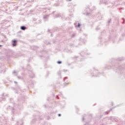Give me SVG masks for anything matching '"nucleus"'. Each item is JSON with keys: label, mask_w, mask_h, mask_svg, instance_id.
<instances>
[{"label": "nucleus", "mask_w": 125, "mask_h": 125, "mask_svg": "<svg viewBox=\"0 0 125 125\" xmlns=\"http://www.w3.org/2000/svg\"><path fill=\"white\" fill-rule=\"evenodd\" d=\"M35 122H36V119H33L32 120V121H31V124H34V123H35Z\"/></svg>", "instance_id": "nucleus-15"}, {"label": "nucleus", "mask_w": 125, "mask_h": 125, "mask_svg": "<svg viewBox=\"0 0 125 125\" xmlns=\"http://www.w3.org/2000/svg\"><path fill=\"white\" fill-rule=\"evenodd\" d=\"M15 83H17V82L16 81H14Z\"/></svg>", "instance_id": "nucleus-42"}, {"label": "nucleus", "mask_w": 125, "mask_h": 125, "mask_svg": "<svg viewBox=\"0 0 125 125\" xmlns=\"http://www.w3.org/2000/svg\"><path fill=\"white\" fill-rule=\"evenodd\" d=\"M2 46V45H0V47H1Z\"/></svg>", "instance_id": "nucleus-46"}, {"label": "nucleus", "mask_w": 125, "mask_h": 125, "mask_svg": "<svg viewBox=\"0 0 125 125\" xmlns=\"http://www.w3.org/2000/svg\"><path fill=\"white\" fill-rule=\"evenodd\" d=\"M111 20L109 19L108 21V23H111Z\"/></svg>", "instance_id": "nucleus-28"}, {"label": "nucleus", "mask_w": 125, "mask_h": 125, "mask_svg": "<svg viewBox=\"0 0 125 125\" xmlns=\"http://www.w3.org/2000/svg\"><path fill=\"white\" fill-rule=\"evenodd\" d=\"M33 21H37V19H33Z\"/></svg>", "instance_id": "nucleus-35"}, {"label": "nucleus", "mask_w": 125, "mask_h": 125, "mask_svg": "<svg viewBox=\"0 0 125 125\" xmlns=\"http://www.w3.org/2000/svg\"><path fill=\"white\" fill-rule=\"evenodd\" d=\"M56 98H57L58 99H59V97H58V95L56 96Z\"/></svg>", "instance_id": "nucleus-32"}, {"label": "nucleus", "mask_w": 125, "mask_h": 125, "mask_svg": "<svg viewBox=\"0 0 125 125\" xmlns=\"http://www.w3.org/2000/svg\"><path fill=\"white\" fill-rule=\"evenodd\" d=\"M116 107H114L112 108H110L108 111H106L104 112L105 115H108L109 114V113H110V112H111V111H112V110H113V109H114V108H116Z\"/></svg>", "instance_id": "nucleus-6"}, {"label": "nucleus", "mask_w": 125, "mask_h": 125, "mask_svg": "<svg viewBox=\"0 0 125 125\" xmlns=\"http://www.w3.org/2000/svg\"><path fill=\"white\" fill-rule=\"evenodd\" d=\"M63 72H67V70L63 69Z\"/></svg>", "instance_id": "nucleus-36"}, {"label": "nucleus", "mask_w": 125, "mask_h": 125, "mask_svg": "<svg viewBox=\"0 0 125 125\" xmlns=\"http://www.w3.org/2000/svg\"><path fill=\"white\" fill-rule=\"evenodd\" d=\"M87 8H86V15H89V13L88 11H90V9H89V7L88 6H87Z\"/></svg>", "instance_id": "nucleus-7"}, {"label": "nucleus", "mask_w": 125, "mask_h": 125, "mask_svg": "<svg viewBox=\"0 0 125 125\" xmlns=\"http://www.w3.org/2000/svg\"><path fill=\"white\" fill-rule=\"evenodd\" d=\"M68 79V77H66L63 79V81L64 82L65 80H67Z\"/></svg>", "instance_id": "nucleus-27"}, {"label": "nucleus", "mask_w": 125, "mask_h": 125, "mask_svg": "<svg viewBox=\"0 0 125 125\" xmlns=\"http://www.w3.org/2000/svg\"><path fill=\"white\" fill-rule=\"evenodd\" d=\"M83 52L81 53V55H82V57H84V56H83Z\"/></svg>", "instance_id": "nucleus-29"}, {"label": "nucleus", "mask_w": 125, "mask_h": 125, "mask_svg": "<svg viewBox=\"0 0 125 125\" xmlns=\"http://www.w3.org/2000/svg\"><path fill=\"white\" fill-rule=\"evenodd\" d=\"M89 119H90V120H91V118H92V115H90L89 116Z\"/></svg>", "instance_id": "nucleus-23"}, {"label": "nucleus", "mask_w": 125, "mask_h": 125, "mask_svg": "<svg viewBox=\"0 0 125 125\" xmlns=\"http://www.w3.org/2000/svg\"><path fill=\"white\" fill-rule=\"evenodd\" d=\"M67 0V1H71V0Z\"/></svg>", "instance_id": "nucleus-39"}, {"label": "nucleus", "mask_w": 125, "mask_h": 125, "mask_svg": "<svg viewBox=\"0 0 125 125\" xmlns=\"http://www.w3.org/2000/svg\"><path fill=\"white\" fill-rule=\"evenodd\" d=\"M38 117H39V116H36V118H38Z\"/></svg>", "instance_id": "nucleus-49"}, {"label": "nucleus", "mask_w": 125, "mask_h": 125, "mask_svg": "<svg viewBox=\"0 0 125 125\" xmlns=\"http://www.w3.org/2000/svg\"><path fill=\"white\" fill-rule=\"evenodd\" d=\"M26 29H27V27L25 26H21V29L22 30V31H25Z\"/></svg>", "instance_id": "nucleus-9"}, {"label": "nucleus", "mask_w": 125, "mask_h": 125, "mask_svg": "<svg viewBox=\"0 0 125 125\" xmlns=\"http://www.w3.org/2000/svg\"><path fill=\"white\" fill-rule=\"evenodd\" d=\"M58 64H62V62L59 61L57 62Z\"/></svg>", "instance_id": "nucleus-19"}, {"label": "nucleus", "mask_w": 125, "mask_h": 125, "mask_svg": "<svg viewBox=\"0 0 125 125\" xmlns=\"http://www.w3.org/2000/svg\"><path fill=\"white\" fill-rule=\"evenodd\" d=\"M0 19H1V16H0Z\"/></svg>", "instance_id": "nucleus-45"}, {"label": "nucleus", "mask_w": 125, "mask_h": 125, "mask_svg": "<svg viewBox=\"0 0 125 125\" xmlns=\"http://www.w3.org/2000/svg\"><path fill=\"white\" fill-rule=\"evenodd\" d=\"M96 30H99V29H98V28H96Z\"/></svg>", "instance_id": "nucleus-44"}, {"label": "nucleus", "mask_w": 125, "mask_h": 125, "mask_svg": "<svg viewBox=\"0 0 125 125\" xmlns=\"http://www.w3.org/2000/svg\"><path fill=\"white\" fill-rule=\"evenodd\" d=\"M58 116H59V117H61V114L59 113V114H58Z\"/></svg>", "instance_id": "nucleus-33"}, {"label": "nucleus", "mask_w": 125, "mask_h": 125, "mask_svg": "<svg viewBox=\"0 0 125 125\" xmlns=\"http://www.w3.org/2000/svg\"><path fill=\"white\" fill-rule=\"evenodd\" d=\"M123 75H125V73H123Z\"/></svg>", "instance_id": "nucleus-54"}, {"label": "nucleus", "mask_w": 125, "mask_h": 125, "mask_svg": "<svg viewBox=\"0 0 125 125\" xmlns=\"http://www.w3.org/2000/svg\"><path fill=\"white\" fill-rule=\"evenodd\" d=\"M6 22H7V20H4L2 21V23L3 24V23H5Z\"/></svg>", "instance_id": "nucleus-16"}, {"label": "nucleus", "mask_w": 125, "mask_h": 125, "mask_svg": "<svg viewBox=\"0 0 125 125\" xmlns=\"http://www.w3.org/2000/svg\"><path fill=\"white\" fill-rule=\"evenodd\" d=\"M36 23H37V24H40V23H42V21L41 20H39V21H38Z\"/></svg>", "instance_id": "nucleus-20"}, {"label": "nucleus", "mask_w": 125, "mask_h": 125, "mask_svg": "<svg viewBox=\"0 0 125 125\" xmlns=\"http://www.w3.org/2000/svg\"><path fill=\"white\" fill-rule=\"evenodd\" d=\"M84 125H89V124H88V122H86Z\"/></svg>", "instance_id": "nucleus-30"}, {"label": "nucleus", "mask_w": 125, "mask_h": 125, "mask_svg": "<svg viewBox=\"0 0 125 125\" xmlns=\"http://www.w3.org/2000/svg\"><path fill=\"white\" fill-rule=\"evenodd\" d=\"M116 107H119V105H117V106Z\"/></svg>", "instance_id": "nucleus-52"}, {"label": "nucleus", "mask_w": 125, "mask_h": 125, "mask_svg": "<svg viewBox=\"0 0 125 125\" xmlns=\"http://www.w3.org/2000/svg\"><path fill=\"white\" fill-rule=\"evenodd\" d=\"M29 76L31 78H34L35 77V74L33 73L32 71H29Z\"/></svg>", "instance_id": "nucleus-5"}, {"label": "nucleus", "mask_w": 125, "mask_h": 125, "mask_svg": "<svg viewBox=\"0 0 125 125\" xmlns=\"http://www.w3.org/2000/svg\"><path fill=\"white\" fill-rule=\"evenodd\" d=\"M60 95L61 96H62H62H63V95L62 94V93H60Z\"/></svg>", "instance_id": "nucleus-31"}, {"label": "nucleus", "mask_w": 125, "mask_h": 125, "mask_svg": "<svg viewBox=\"0 0 125 125\" xmlns=\"http://www.w3.org/2000/svg\"><path fill=\"white\" fill-rule=\"evenodd\" d=\"M55 6H57V5L56 4H55Z\"/></svg>", "instance_id": "nucleus-50"}, {"label": "nucleus", "mask_w": 125, "mask_h": 125, "mask_svg": "<svg viewBox=\"0 0 125 125\" xmlns=\"http://www.w3.org/2000/svg\"><path fill=\"white\" fill-rule=\"evenodd\" d=\"M30 65H27V68H30Z\"/></svg>", "instance_id": "nucleus-38"}, {"label": "nucleus", "mask_w": 125, "mask_h": 125, "mask_svg": "<svg viewBox=\"0 0 125 125\" xmlns=\"http://www.w3.org/2000/svg\"><path fill=\"white\" fill-rule=\"evenodd\" d=\"M122 20H123V22H122V24H125V18H123Z\"/></svg>", "instance_id": "nucleus-17"}, {"label": "nucleus", "mask_w": 125, "mask_h": 125, "mask_svg": "<svg viewBox=\"0 0 125 125\" xmlns=\"http://www.w3.org/2000/svg\"><path fill=\"white\" fill-rule=\"evenodd\" d=\"M113 69L115 70V69H116V68H113Z\"/></svg>", "instance_id": "nucleus-51"}, {"label": "nucleus", "mask_w": 125, "mask_h": 125, "mask_svg": "<svg viewBox=\"0 0 125 125\" xmlns=\"http://www.w3.org/2000/svg\"><path fill=\"white\" fill-rule=\"evenodd\" d=\"M87 117H88V115H84V116L83 117L82 121L83 122V121H84V120H85V119H86V118H87Z\"/></svg>", "instance_id": "nucleus-10"}, {"label": "nucleus", "mask_w": 125, "mask_h": 125, "mask_svg": "<svg viewBox=\"0 0 125 125\" xmlns=\"http://www.w3.org/2000/svg\"><path fill=\"white\" fill-rule=\"evenodd\" d=\"M51 36L52 37V34H51Z\"/></svg>", "instance_id": "nucleus-48"}, {"label": "nucleus", "mask_w": 125, "mask_h": 125, "mask_svg": "<svg viewBox=\"0 0 125 125\" xmlns=\"http://www.w3.org/2000/svg\"><path fill=\"white\" fill-rule=\"evenodd\" d=\"M46 74H47V75H46V77H48V75H49L50 73H49V72L47 71Z\"/></svg>", "instance_id": "nucleus-21"}, {"label": "nucleus", "mask_w": 125, "mask_h": 125, "mask_svg": "<svg viewBox=\"0 0 125 125\" xmlns=\"http://www.w3.org/2000/svg\"><path fill=\"white\" fill-rule=\"evenodd\" d=\"M49 17V15H47L44 16L43 18L44 21H47V20H48Z\"/></svg>", "instance_id": "nucleus-4"}, {"label": "nucleus", "mask_w": 125, "mask_h": 125, "mask_svg": "<svg viewBox=\"0 0 125 125\" xmlns=\"http://www.w3.org/2000/svg\"><path fill=\"white\" fill-rule=\"evenodd\" d=\"M18 79H19V80H23V79H24V77L18 76Z\"/></svg>", "instance_id": "nucleus-13"}, {"label": "nucleus", "mask_w": 125, "mask_h": 125, "mask_svg": "<svg viewBox=\"0 0 125 125\" xmlns=\"http://www.w3.org/2000/svg\"><path fill=\"white\" fill-rule=\"evenodd\" d=\"M4 12L3 11L1 10H0V12Z\"/></svg>", "instance_id": "nucleus-37"}, {"label": "nucleus", "mask_w": 125, "mask_h": 125, "mask_svg": "<svg viewBox=\"0 0 125 125\" xmlns=\"http://www.w3.org/2000/svg\"><path fill=\"white\" fill-rule=\"evenodd\" d=\"M17 125H23V122L21 121V123L19 124V122H17Z\"/></svg>", "instance_id": "nucleus-11"}, {"label": "nucleus", "mask_w": 125, "mask_h": 125, "mask_svg": "<svg viewBox=\"0 0 125 125\" xmlns=\"http://www.w3.org/2000/svg\"><path fill=\"white\" fill-rule=\"evenodd\" d=\"M77 27H78V28H80V27H81V24L78 23V25H77Z\"/></svg>", "instance_id": "nucleus-24"}, {"label": "nucleus", "mask_w": 125, "mask_h": 125, "mask_svg": "<svg viewBox=\"0 0 125 125\" xmlns=\"http://www.w3.org/2000/svg\"><path fill=\"white\" fill-rule=\"evenodd\" d=\"M75 36H76V34H72L71 35V38H74V37H75Z\"/></svg>", "instance_id": "nucleus-25"}, {"label": "nucleus", "mask_w": 125, "mask_h": 125, "mask_svg": "<svg viewBox=\"0 0 125 125\" xmlns=\"http://www.w3.org/2000/svg\"><path fill=\"white\" fill-rule=\"evenodd\" d=\"M91 76H92V77H98V75H92V74H91Z\"/></svg>", "instance_id": "nucleus-22"}, {"label": "nucleus", "mask_w": 125, "mask_h": 125, "mask_svg": "<svg viewBox=\"0 0 125 125\" xmlns=\"http://www.w3.org/2000/svg\"><path fill=\"white\" fill-rule=\"evenodd\" d=\"M7 109H10V110H11L12 111V113H13V114H14V108L10 106H9V107L7 108Z\"/></svg>", "instance_id": "nucleus-8"}, {"label": "nucleus", "mask_w": 125, "mask_h": 125, "mask_svg": "<svg viewBox=\"0 0 125 125\" xmlns=\"http://www.w3.org/2000/svg\"><path fill=\"white\" fill-rule=\"evenodd\" d=\"M68 83H64V85L66 86V84H67Z\"/></svg>", "instance_id": "nucleus-34"}, {"label": "nucleus", "mask_w": 125, "mask_h": 125, "mask_svg": "<svg viewBox=\"0 0 125 125\" xmlns=\"http://www.w3.org/2000/svg\"><path fill=\"white\" fill-rule=\"evenodd\" d=\"M109 119L111 121H115V122H121V120L117 117L111 116L109 117Z\"/></svg>", "instance_id": "nucleus-1"}, {"label": "nucleus", "mask_w": 125, "mask_h": 125, "mask_svg": "<svg viewBox=\"0 0 125 125\" xmlns=\"http://www.w3.org/2000/svg\"><path fill=\"white\" fill-rule=\"evenodd\" d=\"M60 16H61L59 14H57V15H54V18H58V17H60Z\"/></svg>", "instance_id": "nucleus-12"}, {"label": "nucleus", "mask_w": 125, "mask_h": 125, "mask_svg": "<svg viewBox=\"0 0 125 125\" xmlns=\"http://www.w3.org/2000/svg\"><path fill=\"white\" fill-rule=\"evenodd\" d=\"M61 72H60V71L58 72V75H61Z\"/></svg>", "instance_id": "nucleus-26"}, {"label": "nucleus", "mask_w": 125, "mask_h": 125, "mask_svg": "<svg viewBox=\"0 0 125 125\" xmlns=\"http://www.w3.org/2000/svg\"><path fill=\"white\" fill-rule=\"evenodd\" d=\"M111 105H112V106H113V103H112V104H111Z\"/></svg>", "instance_id": "nucleus-47"}, {"label": "nucleus", "mask_w": 125, "mask_h": 125, "mask_svg": "<svg viewBox=\"0 0 125 125\" xmlns=\"http://www.w3.org/2000/svg\"><path fill=\"white\" fill-rule=\"evenodd\" d=\"M54 12H55V11L52 12V14H54Z\"/></svg>", "instance_id": "nucleus-41"}, {"label": "nucleus", "mask_w": 125, "mask_h": 125, "mask_svg": "<svg viewBox=\"0 0 125 125\" xmlns=\"http://www.w3.org/2000/svg\"><path fill=\"white\" fill-rule=\"evenodd\" d=\"M48 32H50V30L48 29Z\"/></svg>", "instance_id": "nucleus-43"}, {"label": "nucleus", "mask_w": 125, "mask_h": 125, "mask_svg": "<svg viewBox=\"0 0 125 125\" xmlns=\"http://www.w3.org/2000/svg\"><path fill=\"white\" fill-rule=\"evenodd\" d=\"M0 98H1L2 99H4V98L3 97V94L2 95H0Z\"/></svg>", "instance_id": "nucleus-18"}, {"label": "nucleus", "mask_w": 125, "mask_h": 125, "mask_svg": "<svg viewBox=\"0 0 125 125\" xmlns=\"http://www.w3.org/2000/svg\"><path fill=\"white\" fill-rule=\"evenodd\" d=\"M12 45L13 47L15 46H16L17 45V40H14L12 42Z\"/></svg>", "instance_id": "nucleus-3"}, {"label": "nucleus", "mask_w": 125, "mask_h": 125, "mask_svg": "<svg viewBox=\"0 0 125 125\" xmlns=\"http://www.w3.org/2000/svg\"><path fill=\"white\" fill-rule=\"evenodd\" d=\"M13 75H15L16 76H17V74H18V72L14 71V72H13Z\"/></svg>", "instance_id": "nucleus-14"}, {"label": "nucleus", "mask_w": 125, "mask_h": 125, "mask_svg": "<svg viewBox=\"0 0 125 125\" xmlns=\"http://www.w3.org/2000/svg\"><path fill=\"white\" fill-rule=\"evenodd\" d=\"M96 73V71L95 70L94 71V74H95Z\"/></svg>", "instance_id": "nucleus-40"}, {"label": "nucleus", "mask_w": 125, "mask_h": 125, "mask_svg": "<svg viewBox=\"0 0 125 125\" xmlns=\"http://www.w3.org/2000/svg\"><path fill=\"white\" fill-rule=\"evenodd\" d=\"M117 71L116 72H120L121 74H123V71H124V68L122 66H119L118 68L116 69Z\"/></svg>", "instance_id": "nucleus-2"}, {"label": "nucleus", "mask_w": 125, "mask_h": 125, "mask_svg": "<svg viewBox=\"0 0 125 125\" xmlns=\"http://www.w3.org/2000/svg\"><path fill=\"white\" fill-rule=\"evenodd\" d=\"M76 110H78V108H76Z\"/></svg>", "instance_id": "nucleus-53"}]
</instances>
